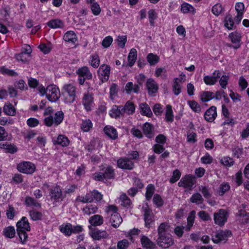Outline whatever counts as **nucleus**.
<instances>
[{
	"label": "nucleus",
	"instance_id": "nucleus-1",
	"mask_svg": "<svg viewBox=\"0 0 249 249\" xmlns=\"http://www.w3.org/2000/svg\"><path fill=\"white\" fill-rule=\"evenodd\" d=\"M77 92L76 86L72 83L65 84L62 88L63 102L67 104L73 103L76 98Z\"/></svg>",
	"mask_w": 249,
	"mask_h": 249
},
{
	"label": "nucleus",
	"instance_id": "nucleus-2",
	"mask_svg": "<svg viewBox=\"0 0 249 249\" xmlns=\"http://www.w3.org/2000/svg\"><path fill=\"white\" fill-rule=\"evenodd\" d=\"M142 210L143 213L145 227L147 228H150L155 221L154 214L147 203L142 206Z\"/></svg>",
	"mask_w": 249,
	"mask_h": 249
},
{
	"label": "nucleus",
	"instance_id": "nucleus-3",
	"mask_svg": "<svg viewBox=\"0 0 249 249\" xmlns=\"http://www.w3.org/2000/svg\"><path fill=\"white\" fill-rule=\"evenodd\" d=\"M158 236L156 240L157 244L159 247L163 249H167L174 243V240L172 235L169 233L158 235Z\"/></svg>",
	"mask_w": 249,
	"mask_h": 249
},
{
	"label": "nucleus",
	"instance_id": "nucleus-4",
	"mask_svg": "<svg viewBox=\"0 0 249 249\" xmlns=\"http://www.w3.org/2000/svg\"><path fill=\"white\" fill-rule=\"evenodd\" d=\"M46 97L51 102H56L60 96L59 89L55 85H49L47 87Z\"/></svg>",
	"mask_w": 249,
	"mask_h": 249
},
{
	"label": "nucleus",
	"instance_id": "nucleus-5",
	"mask_svg": "<svg viewBox=\"0 0 249 249\" xmlns=\"http://www.w3.org/2000/svg\"><path fill=\"white\" fill-rule=\"evenodd\" d=\"M49 194L51 199L55 202L62 201L66 197L65 194H63L60 187L57 185L50 189Z\"/></svg>",
	"mask_w": 249,
	"mask_h": 249
},
{
	"label": "nucleus",
	"instance_id": "nucleus-6",
	"mask_svg": "<svg viewBox=\"0 0 249 249\" xmlns=\"http://www.w3.org/2000/svg\"><path fill=\"white\" fill-rule=\"evenodd\" d=\"M35 165L30 161H22L17 165L18 171L26 174H32L36 170Z\"/></svg>",
	"mask_w": 249,
	"mask_h": 249
},
{
	"label": "nucleus",
	"instance_id": "nucleus-7",
	"mask_svg": "<svg viewBox=\"0 0 249 249\" xmlns=\"http://www.w3.org/2000/svg\"><path fill=\"white\" fill-rule=\"evenodd\" d=\"M232 235L231 231L229 230H221L217 231L214 236H213L212 240L214 243H219L221 242L225 243L228 238Z\"/></svg>",
	"mask_w": 249,
	"mask_h": 249
},
{
	"label": "nucleus",
	"instance_id": "nucleus-8",
	"mask_svg": "<svg viewBox=\"0 0 249 249\" xmlns=\"http://www.w3.org/2000/svg\"><path fill=\"white\" fill-rule=\"evenodd\" d=\"M228 212L224 209H220L217 213L213 214V219L215 224L223 226L227 220Z\"/></svg>",
	"mask_w": 249,
	"mask_h": 249
},
{
	"label": "nucleus",
	"instance_id": "nucleus-9",
	"mask_svg": "<svg viewBox=\"0 0 249 249\" xmlns=\"http://www.w3.org/2000/svg\"><path fill=\"white\" fill-rule=\"evenodd\" d=\"M110 71V68L107 65L103 64L99 67L98 74L102 83L107 82L108 80Z\"/></svg>",
	"mask_w": 249,
	"mask_h": 249
},
{
	"label": "nucleus",
	"instance_id": "nucleus-10",
	"mask_svg": "<svg viewBox=\"0 0 249 249\" xmlns=\"http://www.w3.org/2000/svg\"><path fill=\"white\" fill-rule=\"evenodd\" d=\"M106 220L114 228H118L123 221L119 213H111L110 215L107 217Z\"/></svg>",
	"mask_w": 249,
	"mask_h": 249
},
{
	"label": "nucleus",
	"instance_id": "nucleus-11",
	"mask_svg": "<svg viewBox=\"0 0 249 249\" xmlns=\"http://www.w3.org/2000/svg\"><path fill=\"white\" fill-rule=\"evenodd\" d=\"M117 162L118 167L123 169L131 170L134 167V162L128 158H120Z\"/></svg>",
	"mask_w": 249,
	"mask_h": 249
},
{
	"label": "nucleus",
	"instance_id": "nucleus-12",
	"mask_svg": "<svg viewBox=\"0 0 249 249\" xmlns=\"http://www.w3.org/2000/svg\"><path fill=\"white\" fill-rule=\"evenodd\" d=\"M194 184V180L192 176L188 175L183 177L178 183L179 187L191 189Z\"/></svg>",
	"mask_w": 249,
	"mask_h": 249
},
{
	"label": "nucleus",
	"instance_id": "nucleus-13",
	"mask_svg": "<svg viewBox=\"0 0 249 249\" xmlns=\"http://www.w3.org/2000/svg\"><path fill=\"white\" fill-rule=\"evenodd\" d=\"M220 76L221 73L220 71H215L213 72V75L205 76L203 78V80L206 85H213L217 82L218 78L220 77Z\"/></svg>",
	"mask_w": 249,
	"mask_h": 249
},
{
	"label": "nucleus",
	"instance_id": "nucleus-14",
	"mask_svg": "<svg viewBox=\"0 0 249 249\" xmlns=\"http://www.w3.org/2000/svg\"><path fill=\"white\" fill-rule=\"evenodd\" d=\"M216 116V107L215 106H212L206 111L204 114L205 119L209 122H213Z\"/></svg>",
	"mask_w": 249,
	"mask_h": 249
},
{
	"label": "nucleus",
	"instance_id": "nucleus-15",
	"mask_svg": "<svg viewBox=\"0 0 249 249\" xmlns=\"http://www.w3.org/2000/svg\"><path fill=\"white\" fill-rule=\"evenodd\" d=\"M142 129L143 134L147 138L151 139L154 137V127L151 124L147 122L144 123Z\"/></svg>",
	"mask_w": 249,
	"mask_h": 249
},
{
	"label": "nucleus",
	"instance_id": "nucleus-16",
	"mask_svg": "<svg viewBox=\"0 0 249 249\" xmlns=\"http://www.w3.org/2000/svg\"><path fill=\"white\" fill-rule=\"evenodd\" d=\"M123 109V106L114 105L112 107L110 111V115L111 117L115 119L122 117L124 114Z\"/></svg>",
	"mask_w": 249,
	"mask_h": 249
},
{
	"label": "nucleus",
	"instance_id": "nucleus-17",
	"mask_svg": "<svg viewBox=\"0 0 249 249\" xmlns=\"http://www.w3.org/2000/svg\"><path fill=\"white\" fill-rule=\"evenodd\" d=\"M146 86L149 94L152 95L158 91L159 89L158 85L153 79H148L146 81Z\"/></svg>",
	"mask_w": 249,
	"mask_h": 249
},
{
	"label": "nucleus",
	"instance_id": "nucleus-18",
	"mask_svg": "<svg viewBox=\"0 0 249 249\" xmlns=\"http://www.w3.org/2000/svg\"><path fill=\"white\" fill-rule=\"evenodd\" d=\"M141 242L142 247L145 249H154L156 245L155 243L152 242L148 237L145 235H142L141 238Z\"/></svg>",
	"mask_w": 249,
	"mask_h": 249
},
{
	"label": "nucleus",
	"instance_id": "nucleus-19",
	"mask_svg": "<svg viewBox=\"0 0 249 249\" xmlns=\"http://www.w3.org/2000/svg\"><path fill=\"white\" fill-rule=\"evenodd\" d=\"M90 234L94 240H100L102 238H106L108 236V233L105 231L94 230L92 231Z\"/></svg>",
	"mask_w": 249,
	"mask_h": 249
},
{
	"label": "nucleus",
	"instance_id": "nucleus-20",
	"mask_svg": "<svg viewBox=\"0 0 249 249\" xmlns=\"http://www.w3.org/2000/svg\"><path fill=\"white\" fill-rule=\"evenodd\" d=\"M54 144H59L65 147L69 145L70 141L67 137L63 135H59L56 138H53V140Z\"/></svg>",
	"mask_w": 249,
	"mask_h": 249
},
{
	"label": "nucleus",
	"instance_id": "nucleus-21",
	"mask_svg": "<svg viewBox=\"0 0 249 249\" xmlns=\"http://www.w3.org/2000/svg\"><path fill=\"white\" fill-rule=\"evenodd\" d=\"M229 36L231 38V42L233 43H235V45H231L229 44L228 45V46L232 47L235 49L239 48L240 47V45L239 44L240 41V35L236 32L231 33L229 35Z\"/></svg>",
	"mask_w": 249,
	"mask_h": 249
},
{
	"label": "nucleus",
	"instance_id": "nucleus-22",
	"mask_svg": "<svg viewBox=\"0 0 249 249\" xmlns=\"http://www.w3.org/2000/svg\"><path fill=\"white\" fill-rule=\"evenodd\" d=\"M139 109L140 113L142 115L150 117L153 115L150 107L146 103L140 104L139 105Z\"/></svg>",
	"mask_w": 249,
	"mask_h": 249
},
{
	"label": "nucleus",
	"instance_id": "nucleus-23",
	"mask_svg": "<svg viewBox=\"0 0 249 249\" xmlns=\"http://www.w3.org/2000/svg\"><path fill=\"white\" fill-rule=\"evenodd\" d=\"M77 74L79 77H85L87 79H91L92 77V74L89 71L88 67L86 66L79 68L77 71Z\"/></svg>",
	"mask_w": 249,
	"mask_h": 249
},
{
	"label": "nucleus",
	"instance_id": "nucleus-24",
	"mask_svg": "<svg viewBox=\"0 0 249 249\" xmlns=\"http://www.w3.org/2000/svg\"><path fill=\"white\" fill-rule=\"evenodd\" d=\"M17 230H22V231H29L30 226L26 217H23L21 220L18 221L17 224Z\"/></svg>",
	"mask_w": 249,
	"mask_h": 249
},
{
	"label": "nucleus",
	"instance_id": "nucleus-25",
	"mask_svg": "<svg viewBox=\"0 0 249 249\" xmlns=\"http://www.w3.org/2000/svg\"><path fill=\"white\" fill-rule=\"evenodd\" d=\"M63 39L66 42L75 44L77 41L76 35L73 31H69L66 33L63 36Z\"/></svg>",
	"mask_w": 249,
	"mask_h": 249
},
{
	"label": "nucleus",
	"instance_id": "nucleus-26",
	"mask_svg": "<svg viewBox=\"0 0 249 249\" xmlns=\"http://www.w3.org/2000/svg\"><path fill=\"white\" fill-rule=\"evenodd\" d=\"M104 131L107 136L113 140H115L118 137L116 129L113 126L107 125L104 128Z\"/></svg>",
	"mask_w": 249,
	"mask_h": 249
},
{
	"label": "nucleus",
	"instance_id": "nucleus-27",
	"mask_svg": "<svg viewBox=\"0 0 249 249\" xmlns=\"http://www.w3.org/2000/svg\"><path fill=\"white\" fill-rule=\"evenodd\" d=\"M124 108L123 111L124 113H126L128 115L133 114L135 111V106L134 103L130 101H128L125 103L124 106H123Z\"/></svg>",
	"mask_w": 249,
	"mask_h": 249
},
{
	"label": "nucleus",
	"instance_id": "nucleus-28",
	"mask_svg": "<svg viewBox=\"0 0 249 249\" xmlns=\"http://www.w3.org/2000/svg\"><path fill=\"white\" fill-rule=\"evenodd\" d=\"M47 25L52 29L62 28L64 26L63 21L59 19H52L47 23Z\"/></svg>",
	"mask_w": 249,
	"mask_h": 249
},
{
	"label": "nucleus",
	"instance_id": "nucleus-29",
	"mask_svg": "<svg viewBox=\"0 0 249 249\" xmlns=\"http://www.w3.org/2000/svg\"><path fill=\"white\" fill-rule=\"evenodd\" d=\"M83 104L87 111L91 109V106L93 103V98L91 95L85 94L83 99Z\"/></svg>",
	"mask_w": 249,
	"mask_h": 249
},
{
	"label": "nucleus",
	"instance_id": "nucleus-30",
	"mask_svg": "<svg viewBox=\"0 0 249 249\" xmlns=\"http://www.w3.org/2000/svg\"><path fill=\"white\" fill-rule=\"evenodd\" d=\"M103 217L99 214H95L90 217L89 219V223L93 226H100L103 223Z\"/></svg>",
	"mask_w": 249,
	"mask_h": 249
},
{
	"label": "nucleus",
	"instance_id": "nucleus-31",
	"mask_svg": "<svg viewBox=\"0 0 249 249\" xmlns=\"http://www.w3.org/2000/svg\"><path fill=\"white\" fill-rule=\"evenodd\" d=\"M125 89L127 94H130L132 92L138 93L140 89L139 86L137 84H133L132 82H128L125 87Z\"/></svg>",
	"mask_w": 249,
	"mask_h": 249
},
{
	"label": "nucleus",
	"instance_id": "nucleus-32",
	"mask_svg": "<svg viewBox=\"0 0 249 249\" xmlns=\"http://www.w3.org/2000/svg\"><path fill=\"white\" fill-rule=\"evenodd\" d=\"M165 120L166 122L170 123H172L174 121L173 112L172 106L170 105H167L166 107Z\"/></svg>",
	"mask_w": 249,
	"mask_h": 249
},
{
	"label": "nucleus",
	"instance_id": "nucleus-33",
	"mask_svg": "<svg viewBox=\"0 0 249 249\" xmlns=\"http://www.w3.org/2000/svg\"><path fill=\"white\" fill-rule=\"evenodd\" d=\"M103 174L105 179H113L115 177L114 170L111 166H107L104 171Z\"/></svg>",
	"mask_w": 249,
	"mask_h": 249
},
{
	"label": "nucleus",
	"instance_id": "nucleus-34",
	"mask_svg": "<svg viewBox=\"0 0 249 249\" xmlns=\"http://www.w3.org/2000/svg\"><path fill=\"white\" fill-rule=\"evenodd\" d=\"M25 204L28 206H34L35 207H40L41 204L36 201L34 198L27 196L25 198Z\"/></svg>",
	"mask_w": 249,
	"mask_h": 249
},
{
	"label": "nucleus",
	"instance_id": "nucleus-35",
	"mask_svg": "<svg viewBox=\"0 0 249 249\" xmlns=\"http://www.w3.org/2000/svg\"><path fill=\"white\" fill-rule=\"evenodd\" d=\"M137 57V51L135 49H132L130 50L128 56V65L129 67L133 66L136 60Z\"/></svg>",
	"mask_w": 249,
	"mask_h": 249
},
{
	"label": "nucleus",
	"instance_id": "nucleus-36",
	"mask_svg": "<svg viewBox=\"0 0 249 249\" xmlns=\"http://www.w3.org/2000/svg\"><path fill=\"white\" fill-rule=\"evenodd\" d=\"M3 111L5 114L9 116H14L16 114V109L10 103L4 105Z\"/></svg>",
	"mask_w": 249,
	"mask_h": 249
},
{
	"label": "nucleus",
	"instance_id": "nucleus-37",
	"mask_svg": "<svg viewBox=\"0 0 249 249\" xmlns=\"http://www.w3.org/2000/svg\"><path fill=\"white\" fill-rule=\"evenodd\" d=\"M120 201L121 202V205L125 208H128L132 204L130 198L124 193L120 196Z\"/></svg>",
	"mask_w": 249,
	"mask_h": 249
},
{
	"label": "nucleus",
	"instance_id": "nucleus-38",
	"mask_svg": "<svg viewBox=\"0 0 249 249\" xmlns=\"http://www.w3.org/2000/svg\"><path fill=\"white\" fill-rule=\"evenodd\" d=\"M190 201L192 203H196V205L202 204L204 199L202 196L198 193L193 194L190 198Z\"/></svg>",
	"mask_w": 249,
	"mask_h": 249
},
{
	"label": "nucleus",
	"instance_id": "nucleus-39",
	"mask_svg": "<svg viewBox=\"0 0 249 249\" xmlns=\"http://www.w3.org/2000/svg\"><path fill=\"white\" fill-rule=\"evenodd\" d=\"M100 62L99 57L97 54L95 53L90 55L89 63L92 67L97 68L99 66Z\"/></svg>",
	"mask_w": 249,
	"mask_h": 249
},
{
	"label": "nucleus",
	"instance_id": "nucleus-40",
	"mask_svg": "<svg viewBox=\"0 0 249 249\" xmlns=\"http://www.w3.org/2000/svg\"><path fill=\"white\" fill-rule=\"evenodd\" d=\"M146 59L151 66L156 65L160 60L159 56L153 53L148 54Z\"/></svg>",
	"mask_w": 249,
	"mask_h": 249
},
{
	"label": "nucleus",
	"instance_id": "nucleus-41",
	"mask_svg": "<svg viewBox=\"0 0 249 249\" xmlns=\"http://www.w3.org/2000/svg\"><path fill=\"white\" fill-rule=\"evenodd\" d=\"M181 11L184 14L189 12L195 14V9L190 4L184 2L181 6Z\"/></svg>",
	"mask_w": 249,
	"mask_h": 249
},
{
	"label": "nucleus",
	"instance_id": "nucleus-42",
	"mask_svg": "<svg viewBox=\"0 0 249 249\" xmlns=\"http://www.w3.org/2000/svg\"><path fill=\"white\" fill-rule=\"evenodd\" d=\"M169 225L167 222L161 223L158 229V236L167 234V230L169 227Z\"/></svg>",
	"mask_w": 249,
	"mask_h": 249
},
{
	"label": "nucleus",
	"instance_id": "nucleus-43",
	"mask_svg": "<svg viewBox=\"0 0 249 249\" xmlns=\"http://www.w3.org/2000/svg\"><path fill=\"white\" fill-rule=\"evenodd\" d=\"M72 226L71 224H67L65 225H62L60 226V230L66 235L69 236L72 233Z\"/></svg>",
	"mask_w": 249,
	"mask_h": 249
},
{
	"label": "nucleus",
	"instance_id": "nucleus-44",
	"mask_svg": "<svg viewBox=\"0 0 249 249\" xmlns=\"http://www.w3.org/2000/svg\"><path fill=\"white\" fill-rule=\"evenodd\" d=\"M4 235L8 238L14 237L15 234V230L13 227L9 226L4 229L3 231Z\"/></svg>",
	"mask_w": 249,
	"mask_h": 249
},
{
	"label": "nucleus",
	"instance_id": "nucleus-45",
	"mask_svg": "<svg viewBox=\"0 0 249 249\" xmlns=\"http://www.w3.org/2000/svg\"><path fill=\"white\" fill-rule=\"evenodd\" d=\"M201 100L203 102H208L213 99V93L211 91H204L201 94Z\"/></svg>",
	"mask_w": 249,
	"mask_h": 249
},
{
	"label": "nucleus",
	"instance_id": "nucleus-46",
	"mask_svg": "<svg viewBox=\"0 0 249 249\" xmlns=\"http://www.w3.org/2000/svg\"><path fill=\"white\" fill-rule=\"evenodd\" d=\"M64 113L62 111H59L56 112L54 114L53 118L54 124L55 125H58L61 123L64 119Z\"/></svg>",
	"mask_w": 249,
	"mask_h": 249
},
{
	"label": "nucleus",
	"instance_id": "nucleus-47",
	"mask_svg": "<svg viewBox=\"0 0 249 249\" xmlns=\"http://www.w3.org/2000/svg\"><path fill=\"white\" fill-rule=\"evenodd\" d=\"M155 192V187L152 184H148L146 187V191L145 193V197L147 200H149L152 198Z\"/></svg>",
	"mask_w": 249,
	"mask_h": 249
},
{
	"label": "nucleus",
	"instance_id": "nucleus-48",
	"mask_svg": "<svg viewBox=\"0 0 249 249\" xmlns=\"http://www.w3.org/2000/svg\"><path fill=\"white\" fill-rule=\"evenodd\" d=\"M239 220L243 224H246L249 220V215L246 212L241 211L238 214Z\"/></svg>",
	"mask_w": 249,
	"mask_h": 249
},
{
	"label": "nucleus",
	"instance_id": "nucleus-49",
	"mask_svg": "<svg viewBox=\"0 0 249 249\" xmlns=\"http://www.w3.org/2000/svg\"><path fill=\"white\" fill-rule=\"evenodd\" d=\"M92 126V123L89 119H86L82 121L81 128L85 132L89 131Z\"/></svg>",
	"mask_w": 249,
	"mask_h": 249
},
{
	"label": "nucleus",
	"instance_id": "nucleus-50",
	"mask_svg": "<svg viewBox=\"0 0 249 249\" xmlns=\"http://www.w3.org/2000/svg\"><path fill=\"white\" fill-rule=\"evenodd\" d=\"M224 25L228 29H232L234 25V21L231 15H227L225 18Z\"/></svg>",
	"mask_w": 249,
	"mask_h": 249
},
{
	"label": "nucleus",
	"instance_id": "nucleus-51",
	"mask_svg": "<svg viewBox=\"0 0 249 249\" xmlns=\"http://www.w3.org/2000/svg\"><path fill=\"white\" fill-rule=\"evenodd\" d=\"M92 192L87 194L84 196H79L78 200L83 203L91 202L93 201Z\"/></svg>",
	"mask_w": 249,
	"mask_h": 249
},
{
	"label": "nucleus",
	"instance_id": "nucleus-52",
	"mask_svg": "<svg viewBox=\"0 0 249 249\" xmlns=\"http://www.w3.org/2000/svg\"><path fill=\"white\" fill-rule=\"evenodd\" d=\"M178 78H175L173 85V90L176 95H178L181 91V86L178 84Z\"/></svg>",
	"mask_w": 249,
	"mask_h": 249
},
{
	"label": "nucleus",
	"instance_id": "nucleus-53",
	"mask_svg": "<svg viewBox=\"0 0 249 249\" xmlns=\"http://www.w3.org/2000/svg\"><path fill=\"white\" fill-rule=\"evenodd\" d=\"M148 18L150 25L152 26L154 25V20L157 18V14L154 9H150L148 12Z\"/></svg>",
	"mask_w": 249,
	"mask_h": 249
},
{
	"label": "nucleus",
	"instance_id": "nucleus-54",
	"mask_svg": "<svg viewBox=\"0 0 249 249\" xmlns=\"http://www.w3.org/2000/svg\"><path fill=\"white\" fill-rule=\"evenodd\" d=\"M153 202L158 207H161L163 204V200L160 195L156 194L154 195Z\"/></svg>",
	"mask_w": 249,
	"mask_h": 249
},
{
	"label": "nucleus",
	"instance_id": "nucleus-55",
	"mask_svg": "<svg viewBox=\"0 0 249 249\" xmlns=\"http://www.w3.org/2000/svg\"><path fill=\"white\" fill-rule=\"evenodd\" d=\"M188 104L191 109L196 112H199L201 110V107L195 101H188Z\"/></svg>",
	"mask_w": 249,
	"mask_h": 249
},
{
	"label": "nucleus",
	"instance_id": "nucleus-56",
	"mask_svg": "<svg viewBox=\"0 0 249 249\" xmlns=\"http://www.w3.org/2000/svg\"><path fill=\"white\" fill-rule=\"evenodd\" d=\"M90 4L92 13L95 16L99 15L101 11L99 5L96 2Z\"/></svg>",
	"mask_w": 249,
	"mask_h": 249
},
{
	"label": "nucleus",
	"instance_id": "nucleus-57",
	"mask_svg": "<svg viewBox=\"0 0 249 249\" xmlns=\"http://www.w3.org/2000/svg\"><path fill=\"white\" fill-rule=\"evenodd\" d=\"M221 164L227 166H231L233 164L234 161L232 158L229 157H225L220 160Z\"/></svg>",
	"mask_w": 249,
	"mask_h": 249
},
{
	"label": "nucleus",
	"instance_id": "nucleus-58",
	"mask_svg": "<svg viewBox=\"0 0 249 249\" xmlns=\"http://www.w3.org/2000/svg\"><path fill=\"white\" fill-rule=\"evenodd\" d=\"M181 176V173L178 169H176L173 172V176L170 179V182L174 183L177 181Z\"/></svg>",
	"mask_w": 249,
	"mask_h": 249
},
{
	"label": "nucleus",
	"instance_id": "nucleus-59",
	"mask_svg": "<svg viewBox=\"0 0 249 249\" xmlns=\"http://www.w3.org/2000/svg\"><path fill=\"white\" fill-rule=\"evenodd\" d=\"M230 188L229 184L227 183H223L221 184L219 187L218 194L219 196H223Z\"/></svg>",
	"mask_w": 249,
	"mask_h": 249
},
{
	"label": "nucleus",
	"instance_id": "nucleus-60",
	"mask_svg": "<svg viewBox=\"0 0 249 249\" xmlns=\"http://www.w3.org/2000/svg\"><path fill=\"white\" fill-rule=\"evenodd\" d=\"M97 210V208L96 206L93 205H89L88 207H86L83 209V212L84 214L87 215H90L91 213H95Z\"/></svg>",
	"mask_w": 249,
	"mask_h": 249
},
{
	"label": "nucleus",
	"instance_id": "nucleus-61",
	"mask_svg": "<svg viewBox=\"0 0 249 249\" xmlns=\"http://www.w3.org/2000/svg\"><path fill=\"white\" fill-rule=\"evenodd\" d=\"M29 214L31 218L35 221L40 219L42 216V214L41 213L37 212L35 210L30 211L29 212Z\"/></svg>",
	"mask_w": 249,
	"mask_h": 249
},
{
	"label": "nucleus",
	"instance_id": "nucleus-62",
	"mask_svg": "<svg viewBox=\"0 0 249 249\" xmlns=\"http://www.w3.org/2000/svg\"><path fill=\"white\" fill-rule=\"evenodd\" d=\"M0 71L2 73L9 76H17L18 75V73L14 70H9L4 67L0 68Z\"/></svg>",
	"mask_w": 249,
	"mask_h": 249
},
{
	"label": "nucleus",
	"instance_id": "nucleus-63",
	"mask_svg": "<svg viewBox=\"0 0 249 249\" xmlns=\"http://www.w3.org/2000/svg\"><path fill=\"white\" fill-rule=\"evenodd\" d=\"M223 10L222 5L220 4H215L212 9V13L215 16L219 15Z\"/></svg>",
	"mask_w": 249,
	"mask_h": 249
},
{
	"label": "nucleus",
	"instance_id": "nucleus-64",
	"mask_svg": "<svg viewBox=\"0 0 249 249\" xmlns=\"http://www.w3.org/2000/svg\"><path fill=\"white\" fill-rule=\"evenodd\" d=\"M129 244L127 239H123L118 242L117 248L118 249H126L129 246Z\"/></svg>",
	"mask_w": 249,
	"mask_h": 249
}]
</instances>
